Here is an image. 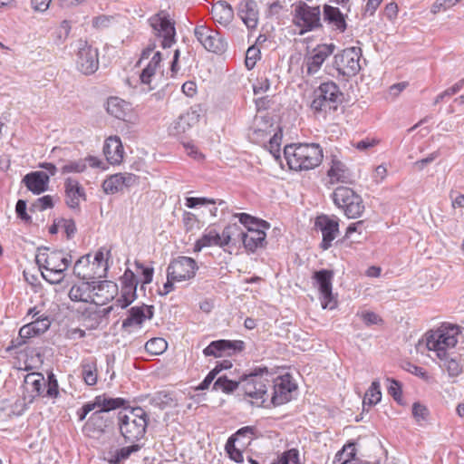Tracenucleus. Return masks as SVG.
<instances>
[{
    "label": "nucleus",
    "instance_id": "obj_53",
    "mask_svg": "<svg viewBox=\"0 0 464 464\" xmlns=\"http://www.w3.org/2000/svg\"><path fill=\"white\" fill-rule=\"evenodd\" d=\"M53 207V198L51 195H46L37 198L31 206L30 211L39 210L44 211L47 208Z\"/></svg>",
    "mask_w": 464,
    "mask_h": 464
},
{
    "label": "nucleus",
    "instance_id": "obj_57",
    "mask_svg": "<svg viewBox=\"0 0 464 464\" xmlns=\"http://www.w3.org/2000/svg\"><path fill=\"white\" fill-rule=\"evenodd\" d=\"M71 31L70 23L66 20H63L61 24L57 31L55 32V43L60 44L65 41L68 37L69 33Z\"/></svg>",
    "mask_w": 464,
    "mask_h": 464
},
{
    "label": "nucleus",
    "instance_id": "obj_23",
    "mask_svg": "<svg viewBox=\"0 0 464 464\" xmlns=\"http://www.w3.org/2000/svg\"><path fill=\"white\" fill-rule=\"evenodd\" d=\"M65 203L71 209H79L81 200H85V192L79 181L67 178L64 181Z\"/></svg>",
    "mask_w": 464,
    "mask_h": 464
},
{
    "label": "nucleus",
    "instance_id": "obj_9",
    "mask_svg": "<svg viewBox=\"0 0 464 464\" xmlns=\"http://www.w3.org/2000/svg\"><path fill=\"white\" fill-rule=\"evenodd\" d=\"M76 67L82 74L91 75L99 68L98 49L92 47L84 40L76 42Z\"/></svg>",
    "mask_w": 464,
    "mask_h": 464
},
{
    "label": "nucleus",
    "instance_id": "obj_8",
    "mask_svg": "<svg viewBox=\"0 0 464 464\" xmlns=\"http://www.w3.org/2000/svg\"><path fill=\"white\" fill-rule=\"evenodd\" d=\"M294 23L301 27L300 34L322 27L320 6H310L304 2H299L295 7Z\"/></svg>",
    "mask_w": 464,
    "mask_h": 464
},
{
    "label": "nucleus",
    "instance_id": "obj_35",
    "mask_svg": "<svg viewBox=\"0 0 464 464\" xmlns=\"http://www.w3.org/2000/svg\"><path fill=\"white\" fill-rule=\"evenodd\" d=\"M440 361V366L448 372L450 378H456L464 372V360L460 355L450 356L447 354Z\"/></svg>",
    "mask_w": 464,
    "mask_h": 464
},
{
    "label": "nucleus",
    "instance_id": "obj_11",
    "mask_svg": "<svg viewBox=\"0 0 464 464\" xmlns=\"http://www.w3.org/2000/svg\"><path fill=\"white\" fill-rule=\"evenodd\" d=\"M36 263L39 268L61 269L66 271L71 265L72 258L70 254L63 250H52L45 248L36 256Z\"/></svg>",
    "mask_w": 464,
    "mask_h": 464
},
{
    "label": "nucleus",
    "instance_id": "obj_30",
    "mask_svg": "<svg viewBox=\"0 0 464 464\" xmlns=\"http://www.w3.org/2000/svg\"><path fill=\"white\" fill-rule=\"evenodd\" d=\"M212 18L222 26H227L233 21L234 10L226 1H218L211 7Z\"/></svg>",
    "mask_w": 464,
    "mask_h": 464
},
{
    "label": "nucleus",
    "instance_id": "obj_46",
    "mask_svg": "<svg viewBox=\"0 0 464 464\" xmlns=\"http://www.w3.org/2000/svg\"><path fill=\"white\" fill-rule=\"evenodd\" d=\"M382 399L381 385L378 381H373L367 390L364 399L363 406H373L377 404Z\"/></svg>",
    "mask_w": 464,
    "mask_h": 464
},
{
    "label": "nucleus",
    "instance_id": "obj_31",
    "mask_svg": "<svg viewBox=\"0 0 464 464\" xmlns=\"http://www.w3.org/2000/svg\"><path fill=\"white\" fill-rule=\"evenodd\" d=\"M113 310V305H110L105 308H94L89 307L82 313L83 321L87 326L91 329H96L103 321L107 318L111 312Z\"/></svg>",
    "mask_w": 464,
    "mask_h": 464
},
{
    "label": "nucleus",
    "instance_id": "obj_55",
    "mask_svg": "<svg viewBox=\"0 0 464 464\" xmlns=\"http://www.w3.org/2000/svg\"><path fill=\"white\" fill-rule=\"evenodd\" d=\"M279 461L281 464H302L299 459V451L295 449L284 452Z\"/></svg>",
    "mask_w": 464,
    "mask_h": 464
},
{
    "label": "nucleus",
    "instance_id": "obj_51",
    "mask_svg": "<svg viewBox=\"0 0 464 464\" xmlns=\"http://www.w3.org/2000/svg\"><path fill=\"white\" fill-rule=\"evenodd\" d=\"M282 133L281 131L276 132L269 140L266 146L269 152L277 160L280 159V146H281Z\"/></svg>",
    "mask_w": 464,
    "mask_h": 464
},
{
    "label": "nucleus",
    "instance_id": "obj_14",
    "mask_svg": "<svg viewBox=\"0 0 464 464\" xmlns=\"http://www.w3.org/2000/svg\"><path fill=\"white\" fill-rule=\"evenodd\" d=\"M273 383V392L271 396V402L274 406L282 405L292 399V392L296 389L295 383L292 382L289 374L277 376L273 379L270 377Z\"/></svg>",
    "mask_w": 464,
    "mask_h": 464
},
{
    "label": "nucleus",
    "instance_id": "obj_45",
    "mask_svg": "<svg viewBox=\"0 0 464 464\" xmlns=\"http://www.w3.org/2000/svg\"><path fill=\"white\" fill-rule=\"evenodd\" d=\"M102 188L105 193L114 194L123 189L124 180L121 178V173L111 175L106 179L102 183Z\"/></svg>",
    "mask_w": 464,
    "mask_h": 464
},
{
    "label": "nucleus",
    "instance_id": "obj_64",
    "mask_svg": "<svg viewBox=\"0 0 464 464\" xmlns=\"http://www.w3.org/2000/svg\"><path fill=\"white\" fill-rule=\"evenodd\" d=\"M270 88V81L266 76H260L253 85L254 93L260 94L267 92Z\"/></svg>",
    "mask_w": 464,
    "mask_h": 464
},
{
    "label": "nucleus",
    "instance_id": "obj_15",
    "mask_svg": "<svg viewBox=\"0 0 464 464\" xmlns=\"http://www.w3.org/2000/svg\"><path fill=\"white\" fill-rule=\"evenodd\" d=\"M313 278L315 280L318 285V289L321 294L323 308L333 309L335 305L332 292L334 272L332 270L322 269L314 272Z\"/></svg>",
    "mask_w": 464,
    "mask_h": 464
},
{
    "label": "nucleus",
    "instance_id": "obj_1",
    "mask_svg": "<svg viewBox=\"0 0 464 464\" xmlns=\"http://www.w3.org/2000/svg\"><path fill=\"white\" fill-rule=\"evenodd\" d=\"M459 327L458 325L442 324L440 327L430 330L418 342L417 351L423 353L425 350L433 353V355L442 360L448 353V351L453 349L458 343Z\"/></svg>",
    "mask_w": 464,
    "mask_h": 464
},
{
    "label": "nucleus",
    "instance_id": "obj_27",
    "mask_svg": "<svg viewBox=\"0 0 464 464\" xmlns=\"http://www.w3.org/2000/svg\"><path fill=\"white\" fill-rule=\"evenodd\" d=\"M105 255H111V250L106 247H101L95 253L93 260L91 262L90 272L92 276H90V280L100 279L106 276L109 266L107 262L108 258H105Z\"/></svg>",
    "mask_w": 464,
    "mask_h": 464
},
{
    "label": "nucleus",
    "instance_id": "obj_13",
    "mask_svg": "<svg viewBox=\"0 0 464 464\" xmlns=\"http://www.w3.org/2000/svg\"><path fill=\"white\" fill-rule=\"evenodd\" d=\"M198 268L197 263L193 258L179 256L169 263L167 273L170 275L171 279L182 282L193 278Z\"/></svg>",
    "mask_w": 464,
    "mask_h": 464
},
{
    "label": "nucleus",
    "instance_id": "obj_16",
    "mask_svg": "<svg viewBox=\"0 0 464 464\" xmlns=\"http://www.w3.org/2000/svg\"><path fill=\"white\" fill-rule=\"evenodd\" d=\"M245 343L240 340H218L211 342L204 350L206 356L222 357L232 356L243 351Z\"/></svg>",
    "mask_w": 464,
    "mask_h": 464
},
{
    "label": "nucleus",
    "instance_id": "obj_49",
    "mask_svg": "<svg viewBox=\"0 0 464 464\" xmlns=\"http://www.w3.org/2000/svg\"><path fill=\"white\" fill-rule=\"evenodd\" d=\"M43 277L50 284L56 285L60 284L64 278V271L61 269H41Z\"/></svg>",
    "mask_w": 464,
    "mask_h": 464
},
{
    "label": "nucleus",
    "instance_id": "obj_38",
    "mask_svg": "<svg viewBox=\"0 0 464 464\" xmlns=\"http://www.w3.org/2000/svg\"><path fill=\"white\" fill-rule=\"evenodd\" d=\"M211 246L222 247L219 233L215 229L206 231L202 237L196 241L194 245V251L199 252L202 248Z\"/></svg>",
    "mask_w": 464,
    "mask_h": 464
},
{
    "label": "nucleus",
    "instance_id": "obj_24",
    "mask_svg": "<svg viewBox=\"0 0 464 464\" xmlns=\"http://www.w3.org/2000/svg\"><path fill=\"white\" fill-rule=\"evenodd\" d=\"M22 182L28 190L39 195L48 189L49 175L44 171H32L23 178Z\"/></svg>",
    "mask_w": 464,
    "mask_h": 464
},
{
    "label": "nucleus",
    "instance_id": "obj_2",
    "mask_svg": "<svg viewBox=\"0 0 464 464\" xmlns=\"http://www.w3.org/2000/svg\"><path fill=\"white\" fill-rule=\"evenodd\" d=\"M284 155L291 169L309 170L323 160V149L316 143L290 144L284 149Z\"/></svg>",
    "mask_w": 464,
    "mask_h": 464
},
{
    "label": "nucleus",
    "instance_id": "obj_19",
    "mask_svg": "<svg viewBox=\"0 0 464 464\" xmlns=\"http://www.w3.org/2000/svg\"><path fill=\"white\" fill-rule=\"evenodd\" d=\"M91 303L96 306H102L108 302L114 299L118 294V285L112 281H100L92 280V287Z\"/></svg>",
    "mask_w": 464,
    "mask_h": 464
},
{
    "label": "nucleus",
    "instance_id": "obj_40",
    "mask_svg": "<svg viewBox=\"0 0 464 464\" xmlns=\"http://www.w3.org/2000/svg\"><path fill=\"white\" fill-rule=\"evenodd\" d=\"M82 367V376L84 382L92 386L97 382V364L96 360L94 359H87L83 360L81 364Z\"/></svg>",
    "mask_w": 464,
    "mask_h": 464
},
{
    "label": "nucleus",
    "instance_id": "obj_6",
    "mask_svg": "<svg viewBox=\"0 0 464 464\" xmlns=\"http://www.w3.org/2000/svg\"><path fill=\"white\" fill-rule=\"evenodd\" d=\"M343 92L333 81L322 82L313 92L310 107L314 112L336 110L342 102Z\"/></svg>",
    "mask_w": 464,
    "mask_h": 464
},
{
    "label": "nucleus",
    "instance_id": "obj_12",
    "mask_svg": "<svg viewBox=\"0 0 464 464\" xmlns=\"http://www.w3.org/2000/svg\"><path fill=\"white\" fill-rule=\"evenodd\" d=\"M194 34L204 48L209 52L221 53L227 49V42L219 33L204 24L197 25Z\"/></svg>",
    "mask_w": 464,
    "mask_h": 464
},
{
    "label": "nucleus",
    "instance_id": "obj_3",
    "mask_svg": "<svg viewBox=\"0 0 464 464\" xmlns=\"http://www.w3.org/2000/svg\"><path fill=\"white\" fill-rule=\"evenodd\" d=\"M271 374L266 367H256L241 377V389L252 404L262 406L268 399Z\"/></svg>",
    "mask_w": 464,
    "mask_h": 464
},
{
    "label": "nucleus",
    "instance_id": "obj_5",
    "mask_svg": "<svg viewBox=\"0 0 464 464\" xmlns=\"http://www.w3.org/2000/svg\"><path fill=\"white\" fill-rule=\"evenodd\" d=\"M362 50L359 47H350L337 53L331 66H327V73L333 77L349 78L355 76L361 71L360 59Z\"/></svg>",
    "mask_w": 464,
    "mask_h": 464
},
{
    "label": "nucleus",
    "instance_id": "obj_56",
    "mask_svg": "<svg viewBox=\"0 0 464 464\" xmlns=\"http://www.w3.org/2000/svg\"><path fill=\"white\" fill-rule=\"evenodd\" d=\"M412 415L416 421L420 423V421L427 420L429 416V410L420 402H414L412 405Z\"/></svg>",
    "mask_w": 464,
    "mask_h": 464
},
{
    "label": "nucleus",
    "instance_id": "obj_59",
    "mask_svg": "<svg viewBox=\"0 0 464 464\" xmlns=\"http://www.w3.org/2000/svg\"><path fill=\"white\" fill-rule=\"evenodd\" d=\"M403 368L407 372L421 378L424 381H428L430 378L428 372L424 368L417 366L411 362H406Z\"/></svg>",
    "mask_w": 464,
    "mask_h": 464
},
{
    "label": "nucleus",
    "instance_id": "obj_7",
    "mask_svg": "<svg viewBox=\"0 0 464 464\" xmlns=\"http://www.w3.org/2000/svg\"><path fill=\"white\" fill-rule=\"evenodd\" d=\"M332 198L334 203L343 210L348 218H357L364 211L362 197L348 187H337L333 192Z\"/></svg>",
    "mask_w": 464,
    "mask_h": 464
},
{
    "label": "nucleus",
    "instance_id": "obj_29",
    "mask_svg": "<svg viewBox=\"0 0 464 464\" xmlns=\"http://www.w3.org/2000/svg\"><path fill=\"white\" fill-rule=\"evenodd\" d=\"M266 232L259 229H250V232H244L240 235V241L243 243L244 247L254 253L257 248L264 247L266 242Z\"/></svg>",
    "mask_w": 464,
    "mask_h": 464
},
{
    "label": "nucleus",
    "instance_id": "obj_52",
    "mask_svg": "<svg viewBox=\"0 0 464 464\" xmlns=\"http://www.w3.org/2000/svg\"><path fill=\"white\" fill-rule=\"evenodd\" d=\"M217 203L219 206H221V205L225 204V201L222 200V199H218L217 201L216 199L208 198H193V197H189V198H186V206L188 208H196L198 205H207V204L216 205Z\"/></svg>",
    "mask_w": 464,
    "mask_h": 464
},
{
    "label": "nucleus",
    "instance_id": "obj_50",
    "mask_svg": "<svg viewBox=\"0 0 464 464\" xmlns=\"http://www.w3.org/2000/svg\"><path fill=\"white\" fill-rule=\"evenodd\" d=\"M152 401L161 409L176 405L171 394L167 392H160L156 393Z\"/></svg>",
    "mask_w": 464,
    "mask_h": 464
},
{
    "label": "nucleus",
    "instance_id": "obj_18",
    "mask_svg": "<svg viewBox=\"0 0 464 464\" xmlns=\"http://www.w3.org/2000/svg\"><path fill=\"white\" fill-rule=\"evenodd\" d=\"M121 296L117 299V305L126 308L136 299L138 281L135 274L130 269H126L121 277Z\"/></svg>",
    "mask_w": 464,
    "mask_h": 464
},
{
    "label": "nucleus",
    "instance_id": "obj_25",
    "mask_svg": "<svg viewBox=\"0 0 464 464\" xmlns=\"http://www.w3.org/2000/svg\"><path fill=\"white\" fill-rule=\"evenodd\" d=\"M237 14L248 29H255L258 24L257 4L255 0H242Z\"/></svg>",
    "mask_w": 464,
    "mask_h": 464
},
{
    "label": "nucleus",
    "instance_id": "obj_10",
    "mask_svg": "<svg viewBox=\"0 0 464 464\" xmlns=\"http://www.w3.org/2000/svg\"><path fill=\"white\" fill-rule=\"evenodd\" d=\"M150 23L156 34L162 38V48H169L175 43L176 29L169 14L160 11L150 17Z\"/></svg>",
    "mask_w": 464,
    "mask_h": 464
},
{
    "label": "nucleus",
    "instance_id": "obj_61",
    "mask_svg": "<svg viewBox=\"0 0 464 464\" xmlns=\"http://www.w3.org/2000/svg\"><path fill=\"white\" fill-rule=\"evenodd\" d=\"M260 50L255 46H251L246 51L245 63L247 69H252L256 63Z\"/></svg>",
    "mask_w": 464,
    "mask_h": 464
},
{
    "label": "nucleus",
    "instance_id": "obj_58",
    "mask_svg": "<svg viewBox=\"0 0 464 464\" xmlns=\"http://www.w3.org/2000/svg\"><path fill=\"white\" fill-rule=\"evenodd\" d=\"M357 315L360 316L367 326L378 324L382 322V318L377 314L371 311H362V313H358Z\"/></svg>",
    "mask_w": 464,
    "mask_h": 464
},
{
    "label": "nucleus",
    "instance_id": "obj_22",
    "mask_svg": "<svg viewBox=\"0 0 464 464\" xmlns=\"http://www.w3.org/2000/svg\"><path fill=\"white\" fill-rule=\"evenodd\" d=\"M199 121V114L195 111L181 114L169 127V134L181 137L186 135Z\"/></svg>",
    "mask_w": 464,
    "mask_h": 464
},
{
    "label": "nucleus",
    "instance_id": "obj_36",
    "mask_svg": "<svg viewBox=\"0 0 464 464\" xmlns=\"http://www.w3.org/2000/svg\"><path fill=\"white\" fill-rule=\"evenodd\" d=\"M327 175L330 178L331 183H346L351 178V174L347 167L336 158L332 160V164L327 172Z\"/></svg>",
    "mask_w": 464,
    "mask_h": 464
},
{
    "label": "nucleus",
    "instance_id": "obj_62",
    "mask_svg": "<svg viewBox=\"0 0 464 464\" xmlns=\"http://www.w3.org/2000/svg\"><path fill=\"white\" fill-rule=\"evenodd\" d=\"M226 450H227V453L229 454V457L231 459L235 460L236 462L243 461V454L239 450L235 448L233 437H230L228 439L227 445H226Z\"/></svg>",
    "mask_w": 464,
    "mask_h": 464
},
{
    "label": "nucleus",
    "instance_id": "obj_4",
    "mask_svg": "<svg viewBox=\"0 0 464 464\" xmlns=\"http://www.w3.org/2000/svg\"><path fill=\"white\" fill-rule=\"evenodd\" d=\"M147 412L140 407L132 408L126 413H120L119 429L126 442L137 443L146 432Z\"/></svg>",
    "mask_w": 464,
    "mask_h": 464
},
{
    "label": "nucleus",
    "instance_id": "obj_32",
    "mask_svg": "<svg viewBox=\"0 0 464 464\" xmlns=\"http://www.w3.org/2000/svg\"><path fill=\"white\" fill-rule=\"evenodd\" d=\"M92 281H83L80 284L73 285L69 290V298L73 302L91 303Z\"/></svg>",
    "mask_w": 464,
    "mask_h": 464
},
{
    "label": "nucleus",
    "instance_id": "obj_21",
    "mask_svg": "<svg viewBox=\"0 0 464 464\" xmlns=\"http://www.w3.org/2000/svg\"><path fill=\"white\" fill-rule=\"evenodd\" d=\"M124 402L125 400L121 398H110L105 394L96 396L93 401V404H95V408H100V410L91 415L90 420L94 424L99 421L102 422V413L121 408L123 406Z\"/></svg>",
    "mask_w": 464,
    "mask_h": 464
},
{
    "label": "nucleus",
    "instance_id": "obj_44",
    "mask_svg": "<svg viewBox=\"0 0 464 464\" xmlns=\"http://www.w3.org/2000/svg\"><path fill=\"white\" fill-rule=\"evenodd\" d=\"M241 386V378L239 381H233L228 379L227 375L218 377L213 384V389L216 391H222L225 393H231Z\"/></svg>",
    "mask_w": 464,
    "mask_h": 464
},
{
    "label": "nucleus",
    "instance_id": "obj_43",
    "mask_svg": "<svg viewBox=\"0 0 464 464\" xmlns=\"http://www.w3.org/2000/svg\"><path fill=\"white\" fill-rule=\"evenodd\" d=\"M91 256L85 255L81 256L74 264L73 266V274L82 279V280H90V266H91Z\"/></svg>",
    "mask_w": 464,
    "mask_h": 464
},
{
    "label": "nucleus",
    "instance_id": "obj_60",
    "mask_svg": "<svg viewBox=\"0 0 464 464\" xmlns=\"http://www.w3.org/2000/svg\"><path fill=\"white\" fill-rule=\"evenodd\" d=\"M47 390H46V396L50 398H55L59 394L58 391V382L56 380L55 375L53 372H50L48 374V380H47Z\"/></svg>",
    "mask_w": 464,
    "mask_h": 464
},
{
    "label": "nucleus",
    "instance_id": "obj_48",
    "mask_svg": "<svg viewBox=\"0 0 464 464\" xmlns=\"http://www.w3.org/2000/svg\"><path fill=\"white\" fill-rule=\"evenodd\" d=\"M167 343L162 338H152L145 344L146 351L150 354L162 353L167 348Z\"/></svg>",
    "mask_w": 464,
    "mask_h": 464
},
{
    "label": "nucleus",
    "instance_id": "obj_28",
    "mask_svg": "<svg viewBox=\"0 0 464 464\" xmlns=\"http://www.w3.org/2000/svg\"><path fill=\"white\" fill-rule=\"evenodd\" d=\"M324 20L334 30L343 33L347 28L345 15L340 11L338 7L329 5L324 6Z\"/></svg>",
    "mask_w": 464,
    "mask_h": 464
},
{
    "label": "nucleus",
    "instance_id": "obj_20",
    "mask_svg": "<svg viewBox=\"0 0 464 464\" xmlns=\"http://www.w3.org/2000/svg\"><path fill=\"white\" fill-rule=\"evenodd\" d=\"M314 225L322 232L323 240L321 247L324 250L328 249L339 233L338 219L322 215L317 217Z\"/></svg>",
    "mask_w": 464,
    "mask_h": 464
},
{
    "label": "nucleus",
    "instance_id": "obj_47",
    "mask_svg": "<svg viewBox=\"0 0 464 464\" xmlns=\"http://www.w3.org/2000/svg\"><path fill=\"white\" fill-rule=\"evenodd\" d=\"M25 382L32 385L33 391L35 392L37 395L43 394L45 380L42 373L32 372L27 374L25 377Z\"/></svg>",
    "mask_w": 464,
    "mask_h": 464
},
{
    "label": "nucleus",
    "instance_id": "obj_42",
    "mask_svg": "<svg viewBox=\"0 0 464 464\" xmlns=\"http://www.w3.org/2000/svg\"><path fill=\"white\" fill-rule=\"evenodd\" d=\"M86 160H88L92 167L97 166V161L93 157H89L85 160L69 161L61 168L62 174L83 172L87 168Z\"/></svg>",
    "mask_w": 464,
    "mask_h": 464
},
{
    "label": "nucleus",
    "instance_id": "obj_41",
    "mask_svg": "<svg viewBox=\"0 0 464 464\" xmlns=\"http://www.w3.org/2000/svg\"><path fill=\"white\" fill-rule=\"evenodd\" d=\"M240 235H242V229L237 224L227 225L219 234L222 247L233 244L236 245L237 241H240Z\"/></svg>",
    "mask_w": 464,
    "mask_h": 464
},
{
    "label": "nucleus",
    "instance_id": "obj_54",
    "mask_svg": "<svg viewBox=\"0 0 464 464\" xmlns=\"http://www.w3.org/2000/svg\"><path fill=\"white\" fill-rule=\"evenodd\" d=\"M158 77V74L151 72L150 69L144 68L140 75V82L142 84L148 85L149 90H154L158 87L157 83L155 82L156 78Z\"/></svg>",
    "mask_w": 464,
    "mask_h": 464
},
{
    "label": "nucleus",
    "instance_id": "obj_26",
    "mask_svg": "<svg viewBox=\"0 0 464 464\" xmlns=\"http://www.w3.org/2000/svg\"><path fill=\"white\" fill-rule=\"evenodd\" d=\"M103 153L110 164H120L123 160V146L118 136L109 137L103 146Z\"/></svg>",
    "mask_w": 464,
    "mask_h": 464
},
{
    "label": "nucleus",
    "instance_id": "obj_17",
    "mask_svg": "<svg viewBox=\"0 0 464 464\" xmlns=\"http://www.w3.org/2000/svg\"><path fill=\"white\" fill-rule=\"evenodd\" d=\"M336 46L334 44H318L313 49L312 54L305 57L306 72L308 75L317 73L326 59L334 53Z\"/></svg>",
    "mask_w": 464,
    "mask_h": 464
},
{
    "label": "nucleus",
    "instance_id": "obj_33",
    "mask_svg": "<svg viewBox=\"0 0 464 464\" xmlns=\"http://www.w3.org/2000/svg\"><path fill=\"white\" fill-rule=\"evenodd\" d=\"M155 48H156V44L150 43L148 44V46L142 51L138 63L140 64L142 63V61L148 60L150 57V55H152L149 63L145 67L148 69H150L151 72L160 75V63H161L162 58H161L160 52H159V51L155 52Z\"/></svg>",
    "mask_w": 464,
    "mask_h": 464
},
{
    "label": "nucleus",
    "instance_id": "obj_63",
    "mask_svg": "<svg viewBox=\"0 0 464 464\" xmlns=\"http://www.w3.org/2000/svg\"><path fill=\"white\" fill-rule=\"evenodd\" d=\"M391 382L388 387L389 394L398 402L401 401V385L398 381L387 379Z\"/></svg>",
    "mask_w": 464,
    "mask_h": 464
},
{
    "label": "nucleus",
    "instance_id": "obj_34",
    "mask_svg": "<svg viewBox=\"0 0 464 464\" xmlns=\"http://www.w3.org/2000/svg\"><path fill=\"white\" fill-rule=\"evenodd\" d=\"M141 446L138 443H131L130 446L122 447L115 450H110L104 456V459L110 464H121L123 460H126L130 456L139 451Z\"/></svg>",
    "mask_w": 464,
    "mask_h": 464
},
{
    "label": "nucleus",
    "instance_id": "obj_37",
    "mask_svg": "<svg viewBox=\"0 0 464 464\" xmlns=\"http://www.w3.org/2000/svg\"><path fill=\"white\" fill-rule=\"evenodd\" d=\"M106 110L109 114L116 119L125 120L129 105L126 102L118 97H111L107 102Z\"/></svg>",
    "mask_w": 464,
    "mask_h": 464
},
{
    "label": "nucleus",
    "instance_id": "obj_39",
    "mask_svg": "<svg viewBox=\"0 0 464 464\" xmlns=\"http://www.w3.org/2000/svg\"><path fill=\"white\" fill-rule=\"evenodd\" d=\"M146 320L144 307L134 306L129 310V315L122 322V328L129 329L133 326L140 327Z\"/></svg>",
    "mask_w": 464,
    "mask_h": 464
}]
</instances>
